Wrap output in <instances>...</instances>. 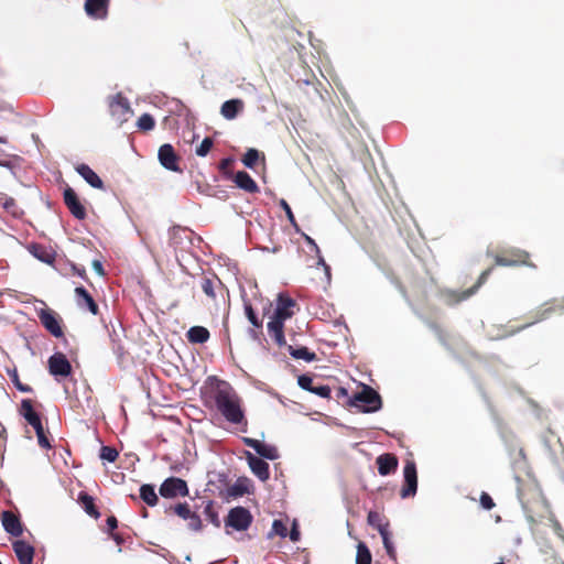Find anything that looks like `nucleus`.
Masks as SVG:
<instances>
[{
    "mask_svg": "<svg viewBox=\"0 0 564 564\" xmlns=\"http://www.w3.org/2000/svg\"><path fill=\"white\" fill-rule=\"evenodd\" d=\"M381 538H382V542H383V545H384V549L388 553V555L392 558V560H395V549L391 542V539H390V531L387 530L386 532H381Z\"/></svg>",
    "mask_w": 564,
    "mask_h": 564,
    "instance_id": "nucleus-43",
    "label": "nucleus"
},
{
    "mask_svg": "<svg viewBox=\"0 0 564 564\" xmlns=\"http://www.w3.org/2000/svg\"><path fill=\"white\" fill-rule=\"evenodd\" d=\"M13 551L20 564H33L34 547L24 540L12 543Z\"/></svg>",
    "mask_w": 564,
    "mask_h": 564,
    "instance_id": "nucleus-19",
    "label": "nucleus"
},
{
    "mask_svg": "<svg viewBox=\"0 0 564 564\" xmlns=\"http://www.w3.org/2000/svg\"><path fill=\"white\" fill-rule=\"evenodd\" d=\"M372 555L369 547L364 543L359 542L357 545L356 564H371Z\"/></svg>",
    "mask_w": 564,
    "mask_h": 564,
    "instance_id": "nucleus-38",
    "label": "nucleus"
},
{
    "mask_svg": "<svg viewBox=\"0 0 564 564\" xmlns=\"http://www.w3.org/2000/svg\"><path fill=\"white\" fill-rule=\"evenodd\" d=\"M29 252L40 261L52 264L55 261V252L41 243H30L28 246Z\"/></svg>",
    "mask_w": 564,
    "mask_h": 564,
    "instance_id": "nucleus-23",
    "label": "nucleus"
},
{
    "mask_svg": "<svg viewBox=\"0 0 564 564\" xmlns=\"http://www.w3.org/2000/svg\"><path fill=\"white\" fill-rule=\"evenodd\" d=\"M37 317L44 328L54 337L59 338L64 335L62 328V318L51 308H41L37 311Z\"/></svg>",
    "mask_w": 564,
    "mask_h": 564,
    "instance_id": "nucleus-8",
    "label": "nucleus"
},
{
    "mask_svg": "<svg viewBox=\"0 0 564 564\" xmlns=\"http://www.w3.org/2000/svg\"><path fill=\"white\" fill-rule=\"evenodd\" d=\"M495 264L500 267H518L528 265L530 268H536V265L530 262V254L525 250L519 248L505 249L494 256Z\"/></svg>",
    "mask_w": 564,
    "mask_h": 564,
    "instance_id": "nucleus-3",
    "label": "nucleus"
},
{
    "mask_svg": "<svg viewBox=\"0 0 564 564\" xmlns=\"http://www.w3.org/2000/svg\"><path fill=\"white\" fill-rule=\"evenodd\" d=\"M0 204L7 213L13 216L19 214V207L14 198L2 195V197H0Z\"/></svg>",
    "mask_w": 564,
    "mask_h": 564,
    "instance_id": "nucleus-41",
    "label": "nucleus"
},
{
    "mask_svg": "<svg viewBox=\"0 0 564 564\" xmlns=\"http://www.w3.org/2000/svg\"><path fill=\"white\" fill-rule=\"evenodd\" d=\"M99 457L102 460H107L109 463H115L119 457V452L111 446H101Z\"/></svg>",
    "mask_w": 564,
    "mask_h": 564,
    "instance_id": "nucleus-42",
    "label": "nucleus"
},
{
    "mask_svg": "<svg viewBox=\"0 0 564 564\" xmlns=\"http://www.w3.org/2000/svg\"><path fill=\"white\" fill-rule=\"evenodd\" d=\"M76 171L91 187L104 189V182L87 164H78Z\"/></svg>",
    "mask_w": 564,
    "mask_h": 564,
    "instance_id": "nucleus-28",
    "label": "nucleus"
},
{
    "mask_svg": "<svg viewBox=\"0 0 564 564\" xmlns=\"http://www.w3.org/2000/svg\"><path fill=\"white\" fill-rule=\"evenodd\" d=\"M555 529L558 530V531L562 530V527H561V524L558 522H555Z\"/></svg>",
    "mask_w": 564,
    "mask_h": 564,
    "instance_id": "nucleus-61",
    "label": "nucleus"
},
{
    "mask_svg": "<svg viewBox=\"0 0 564 564\" xmlns=\"http://www.w3.org/2000/svg\"><path fill=\"white\" fill-rule=\"evenodd\" d=\"M248 464L252 473L262 481H265L270 477L269 464L263 459L248 454Z\"/></svg>",
    "mask_w": 564,
    "mask_h": 564,
    "instance_id": "nucleus-24",
    "label": "nucleus"
},
{
    "mask_svg": "<svg viewBox=\"0 0 564 564\" xmlns=\"http://www.w3.org/2000/svg\"><path fill=\"white\" fill-rule=\"evenodd\" d=\"M137 127L141 131H151L155 127L154 118L150 113H143L139 117Z\"/></svg>",
    "mask_w": 564,
    "mask_h": 564,
    "instance_id": "nucleus-40",
    "label": "nucleus"
},
{
    "mask_svg": "<svg viewBox=\"0 0 564 564\" xmlns=\"http://www.w3.org/2000/svg\"><path fill=\"white\" fill-rule=\"evenodd\" d=\"M480 505L486 510H491L496 506L492 498L487 492H481Z\"/></svg>",
    "mask_w": 564,
    "mask_h": 564,
    "instance_id": "nucleus-51",
    "label": "nucleus"
},
{
    "mask_svg": "<svg viewBox=\"0 0 564 564\" xmlns=\"http://www.w3.org/2000/svg\"><path fill=\"white\" fill-rule=\"evenodd\" d=\"M159 492L163 498L173 499L189 495L187 482L178 477H169L160 486Z\"/></svg>",
    "mask_w": 564,
    "mask_h": 564,
    "instance_id": "nucleus-7",
    "label": "nucleus"
},
{
    "mask_svg": "<svg viewBox=\"0 0 564 564\" xmlns=\"http://www.w3.org/2000/svg\"><path fill=\"white\" fill-rule=\"evenodd\" d=\"M75 299L79 308L90 312L93 315H98L99 307L94 297L84 286L75 288Z\"/></svg>",
    "mask_w": 564,
    "mask_h": 564,
    "instance_id": "nucleus-15",
    "label": "nucleus"
},
{
    "mask_svg": "<svg viewBox=\"0 0 564 564\" xmlns=\"http://www.w3.org/2000/svg\"><path fill=\"white\" fill-rule=\"evenodd\" d=\"M1 522L3 529L12 536H21L23 533V525L20 518L12 511L6 510L1 513Z\"/></svg>",
    "mask_w": 564,
    "mask_h": 564,
    "instance_id": "nucleus-17",
    "label": "nucleus"
},
{
    "mask_svg": "<svg viewBox=\"0 0 564 564\" xmlns=\"http://www.w3.org/2000/svg\"><path fill=\"white\" fill-rule=\"evenodd\" d=\"M48 371L52 376L68 377L72 373V365L62 352H55L48 358Z\"/></svg>",
    "mask_w": 564,
    "mask_h": 564,
    "instance_id": "nucleus-14",
    "label": "nucleus"
},
{
    "mask_svg": "<svg viewBox=\"0 0 564 564\" xmlns=\"http://www.w3.org/2000/svg\"><path fill=\"white\" fill-rule=\"evenodd\" d=\"M234 160L230 158L223 159L219 163V170L220 172L226 175L227 177L231 176V166H232Z\"/></svg>",
    "mask_w": 564,
    "mask_h": 564,
    "instance_id": "nucleus-50",
    "label": "nucleus"
},
{
    "mask_svg": "<svg viewBox=\"0 0 564 564\" xmlns=\"http://www.w3.org/2000/svg\"><path fill=\"white\" fill-rule=\"evenodd\" d=\"M289 352L294 359H303L307 362H312L317 359L316 354L310 351L306 347L294 348L293 346H289Z\"/></svg>",
    "mask_w": 564,
    "mask_h": 564,
    "instance_id": "nucleus-35",
    "label": "nucleus"
},
{
    "mask_svg": "<svg viewBox=\"0 0 564 564\" xmlns=\"http://www.w3.org/2000/svg\"><path fill=\"white\" fill-rule=\"evenodd\" d=\"M253 520L251 512L245 507L231 508L225 519L226 529L231 528L235 531H246Z\"/></svg>",
    "mask_w": 564,
    "mask_h": 564,
    "instance_id": "nucleus-6",
    "label": "nucleus"
},
{
    "mask_svg": "<svg viewBox=\"0 0 564 564\" xmlns=\"http://www.w3.org/2000/svg\"><path fill=\"white\" fill-rule=\"evenodd\" d=\"M354 406H360L362 412H376L381 409L382 400L380 394L369 386L356 393L350 400Z\"/></svg>",
    "mask_w": 564,
    "mask_h": 564,
    "instance_id": "nucleus-4",
    "label": "nucleus"
},
{
    "mask_svg": "<svg viewBox=\"0 0 564 564\" xmlns=\"http://www.w3.org/2000/svg\"><path fill=\"white\" fill-rule=\"evenodd\" d=\"M109 109L111 116L120 123L128 121L129 113L131 111L130 104L121 93H118L110 98Z\"/></svg>",
    "mask_w": 564,
    "mask_h": 564,
    "instance_id": "nucleus-11",
    "label": "nucleus"
},
{
    "mask_svg": "<svg viewBox=\"0 0 564 564\" xmlns=\"http://www.w3.org/2000/svg\"><path fill=\"white\" fill-rule=\"evenodd\" d=\"M347 395H348V392H347V390H346L345 388L339 387V388L337 389V391H336V397H337V399L345 398V397H347Z\"/></svg>",
    "mask_w": 564,
    "mask_h": 564,
    "instance_id": "nucleus-57",
    "label": "nucleus"
},
{
    "mask_svg": "<svg viewBox=\"0 0 564 564\" xmlns=\"http://www.w3.org/2000/svg\"><path fill=\"white\" fill-rule=\"evenodd\" d=\"M79 501L87 514H89L90 517H93L95 519H98L100 517V512L96 508L95 500L91 496H89L86 492H82L79 495Z\"/></svg>",
    "mask_w": 564,
    "mask_h": 564,
    "instance_id": "nucleus-34",
    "label": "nucleus"
},
{
    "mask_svg": "<svg viewBox=\"0 0 564 564\" xmlns=\"http://www.w3.org/2000/svg\"><path fill=\"white\" fill-rule=\"evenodd\" d=\"M0 143H6V140L0 137Z\"/></svg>",
    "mask_w": 564,
    "mask_h": 564,
    "instance_id": "nucleus-62",
    "label": "nucleus"
},
{
    "mask_svg": "<svg viewBox=\"0 0 564 564\" xmlns=\"http://www.w3.org/2000/svg\"><path fill=\"white\" fill-rule=\"evenodd\" d=\"M202 290L203 292L213 301L216 300L217 293L223 295L225 286L223 282L217 278H207L205 276L202 281Z\"/></svg>",
    "mask_w": 564,
    "mask_h": 564,
    "instance_id": "nucleus-25",
    "label": "nucleus"
},
{
    "mask_svg": "<svg viewBox=\"0 0 564 564\" xmlns=\"http://www.w3.org/2000/svg\"><path fill=\"white\" fill-rule=\"evenodd\" d=\"M299 538H300L299 531L296 529H293L290 533V539L295 542L299 540Z\"/></svg>",
    "mask_w": 564,
    "mask_h": 564,
    "instance_id": "nucleus-60",
    "label": "nucleus"
},
{
    "mask_svg": "<svg viewBox=\"0 0 564 564\" xmlns=\"http://www.w3.org/2000/svg\"><path fill=\"white\" fill-rule=\"evenodd\" d=\"M73 270L76 274H78L79 276H82L83 279L87 280V274H86V270L83 268V269H77L76 267H73Z\"/></svg>",
    "mask_w": 564,
    "mask_h": 564,
    "instance_id": "nucleus-59",
    "label": "nucleus"
},
{
    "mask_svg": "<svg viewBox=\"0 0 564 564\" xmlns=\"http://www.w3.org/2000/svg\"><path fill=\"white\" fill-rule=\"evenodd\" d=\"M158 158L161 165L166 170L182 173V169L178 164L181 158L177 155L174 148L170 143H165L160 147Z\"/></svg>",
    "mask_w": 564,
    "mask_h": 564,
    "instance_id": "nucleus-12",
    "label": "nucleus"
},
{
    "mask_svg": "<svg viewBox=\"0 0 564 564\" xmlns=\"http://www.w3.org/2000/svg\"><path fill=\"white\" fill-rule=\"evenodd\" d=\"M214 141L212 138L206 137L200 144L196 148L195 153L198 156H206L213 148Z\"/></svg>",
    "mask_w": 564,
    "mask_h": 564,
    "instance_id": "nucleus-45",
    "label": "nucleus"
},
{
    "mask_svg": "<svg viewBox=\"0 0 564 564\" xmlns=\"http://www.w3.org/2000/svg\"><path fill=\"white\" fill-rule=\"evenodd\" d=\"M243 109V101L241 99H230L221 105L220 113L228 120L235 119Z\"/></svg>",
    "mask_w": 564,
    "mask_h": 564,
    "instance_id": "nucleus-29",
    "label": "nucleus"
},
{
    "mask_svg": "<svg viewBox=\"0 0 564 564\" xmlns=\"http://www.w3.org/2000/svg\"><path fill=\"white\" fill-rule=\"evenodd\" d=\"M111 539L117 543V545H121L124 543L123 536L118 532L109 533Z\"/></svg>",
    "mask_w": 564,
    "mask_h": 564,
    "instance_id": "nucleus-55",
    "label": "nucleus"
},
{
    "mask_svg": "<svg viewBox=\"0 0 564 564\" xmlns=\"http://www.w3.org/2000/svg\"><path fill=\"white\" fill-rule=\"evenodd\" d=\"M303 237H304L305 241L313 248L315 253L319 254V248H318L317 243L315 242V240L313 238H311L310 236H307L306 234H303Z\"/></svg>",
    "mask_w": 564,
    "mask_h": 564,
    "instance_id": "nucleus-53",
    "label": "nucleus"
},
{
    "mask_svg": "<svg viewBox=\"0 0 564 564\" xmlns=\"http://www.w3.org/2000/svg\"><path fill=\"white\" fill-rule=\"evenodd\" d=\"M64 204L69 213L78 220H84L87 217V212L80 202L77 193L70 187L66 186L63 192Z\"/></svg>",
    "mask_w": 564,
    "mask_h": 564,
    "instance_id": "nucleus-10",
    "label": "nucleus"
},
{
    "mask_svg": "<svg viewBox=\"0 0 564 564\" xmlns=\"http://www.w3.org/2000/svg\"><path fill=\"white\" fill-rule=\"evenodd\" d=\"M296 302L288 294L280 293L276 299V307L273 313V318L285 322L294 315V307Z\"/></svg>",
    "mask_w": 564,
    "mask_h": 564,
    "instance_id": "nucleus-13",
    "label": "nucleus"
},
{
    "mask_svg": "<svg viewBox=\"0 0 564 564\" xmlns=\"http://www.w3.org/2000/svg\"><path fill=\"white\" fill-rule=\"evenodd\" d=\"M214 401L219 413L231 424L247 425L241 398L228 383L221 382L214 392Z\"/></svg>",
    "mask_w": 564,
    "mask_h": 564,
    "instance_id": "nucleus-1",
    "label": "nucleus"
},
{
    "mask_svg": "<svg viewBox=\"0 0 564 564\" xmlns=\"http://www.w3.org/2000/svg\"><path fill=\"white\" fill-rule=\"evenodd\" d=\"M260 158L264 162V155L260 154V152L257 149H248L242 158V163L248 169H254L257 163L259 162Z\"/></svg>",
    "mask_w": 564,
    "mask_h": 564,
    "instance_id": "nucleus-37",
    "label": "nucleus"
},
{
    "mask_svg": "<svg viewBox=\"0 0 564 564\" xmlns=\"http://www.w3.org/2000/svg\"><path fill=\"white\" fill-rule=\"evenodd\" d=\"M268 333L280 347L286 345L284 336V322L271 317L268 323Z\"/></svg>",
    "mask_w": 564,
    "mask_h": 564,
    "instance_id": "nucleus-27",
    "label": "nucleus"
},
{
    "mask_svg": "<svg viewBox=\"0 0 564 564\" xmlns=\"http://www.w3.org/2000/svg\"><path fill=\"white\" fill-rule=\"evenodd\" d=\"M170 510L184 520H188L194 513L187 502H178L175 506L170 507Z\"/></svg>",
    "mask_w": 564,
    "mask_h": 564,
    "instance_id": "nucleus-39",
    "label": "nucleus"
},
{
    "mask_svg": "<svg viewBox=\"0 0 564 564\" xmlns=\"http://www.w3.org/2000/svg\"><path fill=\"white\" fill-rule=\"evenodd\" d=\"M15 387L18 390H20L22 392H31L32 391V388L30 386L22 384L18 380L15 381Z\"/></svg>",
    "mask_w": 564,
    "mask_h": 564,
    "instance_id": "nucleus-56",
    "label": "nucleus"
},
{
    "mask_svg": "<svg viewBox=\"0 0 564 564\" xmlns=\"http://www.w3.org/2000/svg\"><path fill=\"white\" fill-rule=\"evenodd\" d=\"M234 182L239 188L247 193L254 194L259 192V186L246 171H238L234 177Z\"/></svg>",
    "mask_w": 564,
    "mask_h": 564,
    "instance_id": "nucleus-26",
    "label": "nucleus"
},
{
    "mask_svg": "<svg viewBox=\"0 0 564 564\" xmlns=\"http://www.w3.org/2000/svg\"><path fill=\"white\" fill-rule=\"evenodd\" d=\"M367 521L368 524L377 529L380 534L381 532H386L387 530H389L388 520L377 511H369Z\"/></svg>",
    "mask_w": 564,
    "mask_h": 564,
    "instance_id": "nucleus-31",
    "label": "nucleus"
},
{
    "mask_svg": "<svg viewBox=\"0 0 564 564\" xmlns=\"http://www.w3.org/2000/svg\"><path fill=\"white\" fill-rule=\"evenodd\" d=\"M188 529L195 532L203 530L202 519L195 511L188 519Z\"/></svg>",
    "mask_w": 564,
    "mask_h": 564,
    "instance_id": "nucleus-48",
    "label": "nucleus"
},
{
    "mask_svg": "<svg viewBox=\"0 0 564 564\" xmlns=\"http://www.w3.org/2000/svg\"><path fill=\"white\" fill-rule=\"evenodd\" d=\"M140 498L149 506L158 503L159 498L152 485H142L140 488Z\"/></svg>",
    "mask_w": 564,
    "mask_h": 564,
    "instance_id": "nucleus-36",
    "label": "nucleus"
},
{
    "mask_svg": "<svg viewBox=\"0 0 564 564\" xmlns=\"http://www.w3.org/2000/svg\"><path fill=\"white\" fill-rule=\"evenodd\" d=\"M20 414L33 427L37 429L42 424L40 414L33 409L32 400L23 399L21 402Z\"/></svg>",
    "mask_w": 564,
    "mask_h": 564,
    "instance_id": "nucleus-20",
    "label": "nucleus"
},
{
    "mask_svg": "<svg viewBox=\"0 0 564 564\" xmlns=\"http://www.w3.org/2000/svg\"><path fill=\"white\" fill-rule=\"evenodd\" d=\"M494 268H488L485 271H482L477 280V282L469 289L464 291H454V290H446L443 292V299L447 305H456L470 296H473L479 288L486 283L489 275L491 274Z\"/></svg>",
    "mask_w": 564,
    "mask_h": 564,
    "instance_id": "nucleus-5",
    "label": "nucleus"
},
{
    "mask_svg": "<svg viewBox=\"0 0 564 564\" xmlns=\"http://www.w3.org/2000/svg\"><path fill=\"white\" fill-rule=\"evenodd\" d=\"M299 386L306 391H310L318 397L328 399L330 398L332 390L327 384H315L313 378L307 375H302L297 379Z\"/></svg>",
    "mask_w": 564,
    "mask_h": 564,
    "instance_id": "nucleus-16",
    "label": "nucleus"
},
{
    "mask_svg": "<svg viewBox=\"0 0 564 564\" xmlns=\"http://www.w3.org/2000/svg\"><path fill=\"white\" fill-rule=\"evenodd\" d=\"M204 505V514L206 519L216 528H219L221 522L218 516V511L215 508V501L210 499H206L203 501Z\"/></svg>",
    "mask_w": 564,
    "mask_h": 564,
    "instance_id": "nucleus-33",
    "label": "nucleus"
},
{
    "mask_svg": "<svg viewBox=\"0 0 564 564\" xmlns=\"http://www.w3.org/2000/svg\"><path fill=\"white\" fill-rule=\"evenodd\" d=\"M279 205L285 212V215H286L289 221L291 223V225L295 228L296 231H300V228H299V225L294 217V214H293L290 205L288 204V202L282 198V199H280Z\"/></svg>",
    "mask_w": 564,
    "mask_h": 564,
    "instance_id": "nucleus-44",
    "label": "nucleus"
},
{
    "mask_svg": "<svg viewBox=\"0 0 564 564\" xmlns=\"http://www.w3.org/2000/svg\"><path fill=\"white\" fill-rule=\"evenodd\" d=\"M316 256H317V259H318L317 263H318L319 265H323V267L325 268V270H326V271H329V265L325 262V260H324L323 256H322L321 253H319V254H316Z\"/></svg>",
    "mask_w": 564,
    "mask_h": 564,
    "instance_id": "nucleus-58",
    "label": "nucleus"
},
{
    "mask_svg": "<svg viewBox=\"0 0 564 564\" xmlns=\"http://www.w3.org/2000/svg\"><path fill=\"white\" fill-rule=\"evenodd\" d=\"M378 471L381 476L394 473L398 468V458L393 454H382L377 457Z\"/></svg>",
    "mask_w": 564,
    "mask_h": 564,
    "instance_id": "nucleus-22",
    "label": "nucleus"
},
{
    "mask_svg": "<svg viewBox=\"0 0 564 564\" xmlns=\"http://www.w3.org/2000/svg\"><path fill=\"white\" fill-rule=\"evenodd\" d=\"M249 492V482L247 478H239L237 481L228 487L227 495L231 498L242 497Z\"/></svg>",
    "mask_w": 564,
    "mask_h": 564,
    "instance_id": "nucleus-32",
    "label": "nucleus"
},
{
    "mask_svg": "<svg viewBox=\"0 0 564 564\" xmlns=\"http://www.w3.org/2000/svg\"><path fill=\"white\" fill-rule=\"evenodd\" d=\"M245 311H246V315H247V318L249 319V322L257 328H261L262 327V321L258 318L254 310L252 308V305L251 304H246L245 305Z\"/></svg>",
    "mask_w": 564,
    "mask_h": 564,
    "instance_id": "nucleus-46",
    "label": "nucleus"
},
{
    "mask_svg": "<svg viewBox=\"0 0 564 564\" xmlns=\"http://www.w3.org/2000/svg\"><path fill=\"white\" fill-rule=\"evenodd\" d=\"M109 0H85V11L89 17L104 19L108 12Z\"/></svg>",
    "mask_w": 564,
    "mask_h": 564,
    "instance_id": "nucleus-21",
    "label": "nucleus"
},
{
    "mask_svg": "<svg viewBox=\"0 0 564 564\" xmlns=\"http://www.w3.org/2000/svg\"><path fill=\"white\" fill-rule=\"evenodd\" d=\"M36 436H37V443L42 448H51V443L48 437L45 434L43 425H41L37 429H34Z\"/></svg>",
    "mask_w": 564,
    "mask_h": 564,
    "instance_id": "nucleus-47",
    "label": "nucleus"
},
{
    "mask_svg": "<svg viewBox=\"0 0 564 564\" xmlns=\"http://www.w3.org/2000/svg\"><path fill=\"white\" fill-rule=\"evenodd\" d=\"M243 443L248 446L253 448L261 457L274 460L279 457V453L276 447L272 445L264 444L258 440L245 437Z\"/></svg>",
    "mask_w": 564,
    "mask_h": 564,
    "instance_id": "nucleus-18",
    "label": "nucleus"
},
{
    "mask_svg": "<svg viewBox=\"0 0 564 564\" xmlns=\"http://www.w3.org/2000/svg\"><path fill=\"white\" fill-rule=\"evenodd\" d=\"M209 330L204 326H193L187 330V340L192 344H204L209 339Z\"/></svg>",
    "mask_w": 564,
    "mask_h": 564,
    "instance_id": "nucleus-30",
    "label": "nucleus"
},
{
    "mask_svg": "<svg viewBox=\"0 0 564 564\" xmlns=\"http://www.w3.org/2000/svg\"><path fill=\"white\" fill-rule=\"evenodd\" d=\"M0 564H2V563L0 562Z\"/></svg>",
    "mask_w": 564,
    "mask_h": 564,
    "instance_id": "nucleus-63",
    "label": "nucleus"
},
{
    "mask_svg": "<svg viewBox=\"0 0 564 564\" xmlns=\"http://www.w3.org/2000/svg\"><path fill=\"white\" fill-rule=\"evenodd\" d=\"M272 531L274 534L285 538L288 535V528L281 520H274L272 523Z\"/></svg>",
    "mask_w": 564,
    "mask_h": 564,
    "instance_id": "nucleus-49",
    "label": "nucleus"
},
{
    "mask_svg": "<svg viewBox=\"0 0 564 564\" xmlns=\"http://www.w3.org/2000/svg\"><path fill=\"white\" fill-rule=\"evenodd\" d=\"M556 312H564V297L562 300H552L542 304L535 311L531 312L528 321L521 325H513L511 322H509L506 325L497 326V334L492 335L491 338L503 339L511 337L539 322L547 319L552 314Z\"/></svg>",
    "mask_w": 564,
    "mask_h": 564,
    "instance_id": "nucleus-2",
    "label": "nucleus"
},
{
    "mask_svg": "<svg viewBox=\"0 0 564 564\" xmlns=\"http://www.w3.org/2000/svg\"><path fill=\"white\" fill-rule=\"evenodd\" d=\"M106 523L108 528V533L115 532V530L118 528V520L115 516L108 517Z\"/></svg>",
    "mask_w": 564,
    "mask_h": 564,
    "instance_id": "nucleus-52",
    "label": "nucleus"
},
{
    "mask_svg": "<svg viewBox=\"0 0 564 564\" xmlns=\"http://www.w3.org/2000/svg\"><path fill=\"white\" fill-rule=\"evenodd\" d=\"M93 268L99 275H105V270H104L102 263L99 260L93 261Z\"/></svg>",
    "mask_w": 564,
    "mask_h": 564,
    "instance_id": "nucleus-54",
    "label": "nucleus"
},
{
    "mask_svg": "<svg viewBox=\"0 0 564 564\" xmlns=\"http://www.w3.org/2000/svg\"><path fill=\"white\" fill-rule=\"evenodd\" d=\"M404 485L400 491L401 498L405 499L413 497L417 490V474L415 463L412 460L405 462L403 468Z\"/></svg>",
    "mask_w": 564,
    "mask_h": 564,
    "instance_id": "nucleus-9",
    "label": "nucleus"
}]
</instances>
